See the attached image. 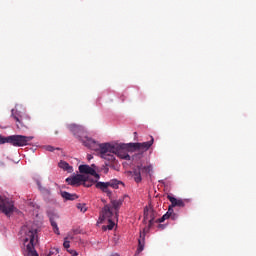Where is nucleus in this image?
<instances>
[{"label":"nucleus","instance_id":"f257e3e1","mask_svg":"<svg viewBox=\"0 0 256 256\" xmlns=\"http://www.w3.org/2000/svg\"><path fill=\"white\" fill-rule=\"evenodd\" d=\"M84 146L87 147L88 149H91L92 151H98L100 153L101 159H105L110 162L116 161V157H114V155L123 160L130 161L131 157L128 153L135 152V150L128 148L123 144H99L95 140L89 138H87V140L84 141Z\"/></svg>","mask_w":256,"mask_h":256},{"label":"nucleus","instance_id":"f03ea898","mask_svg":"<svg viewBox=\"0 0 256 256\" xmlns=\"http://www.w3.org/2000/svg\"><path fill=\"white\" fill-rule=\"evenodd\" d=\"M22 232L25 233L24 244L27 247V252L30 256H39L38 252L34 249L36 243L37 230L35 228H29L28 226L22 227Z\"/></svg>","mask_w":256,"mask_h":256},{"label":"nucleus","instance_id":"7ed1b4c3","mask_svg":"<svg viewBox=\"0 0 256 256\" xmlns=\"http://www.w3.org/2000/svg\"><path fill=\"white\" fill-rule=\"evenodd\" d=\"M119 185L124 186V183L117 179H112L109 180L108 182H96L95 187L101 192L107 194V197H111L112 191H110L109 188L117 190L119 189Z\"/></svg>","mask_w":256,"mask_h":256},{"label":"nucleus","instance_id":"20e7f679","mask_svg":"<svg viewBox=\"0 0 256 256\" xmlns=\"http://www.w3.org/2000/svg\"><path fill=\"white\" fill-rule=\"evenodd\" d=\"M154 142H155V139L151 137V140L144 143H127V144L121 143L120 145H123V147H127L133 151L145 153L151 148V146H153Z\"/></svg>","mask_w":256,"mask_h":256},{"label":"nucleus","instance_id":"39448f33","mask_svg":"<svg viewBox=\"0 0 256 256\" xmlns=\"http://www.w3.org/2000/svg\"><path fill=\"white\" fill-rule=\"evenodd\" d=\"M32 139H34L33 136L11 135L8 144L14 147H24L28 146Z\"/></svg>","mask_w":256,"mask_h":256},{"label":"nucleus","instance_id":"423d86ee","mask_svg":"<svg viewBox=\"0 0 256 256\" xmlns=\"http://www.w3.org/2000/svg\"><path fill=\"white\" fill-rule=\"evenodd\" d=\"M0 212L4 213L7 217L13 214L15 212L13 201L5 196H0Z\"/></svg>","mask_w":256,"mask_h":256},{"label":"nucleus","instance_id":"0eeeda50","mask_svg":"<svg viewBox=\"0 0 256 256\" xmlns=\"http://www.w3.org/2000/svg\"><path fill=\"white\" fill-rule=\"evenodd\" d=\"M69 132L73 133V135L80 139L82 143L87 141V139H92L90 137L85 136L87 133L85 131V128L83 126L77 125V124H69L68 125Z\"/></svg>","mask_w":256,"mask_h":256},{"label":"nucleus","instance_id":"6e6552de","mask_svg":"<svg viewBox=\"0 0 256 256\" xmlns=\"http://www.w3.org/2000/svg\"><path fill=\"white\" fill-rule=\"evenodd\" d=\"M11 117L16 121V128L18 130L29 129L31 126V117L28 115L16 116L15 113H13L11 114Z\"/></svg>","mask_w":256,"mask_h":256},{"label":"nucleus","instance_id":"1a4fd4ad","mask_svg":"<svg viewBox=\"0 0 256 256\" xmlns=\"http://www.w3.org/2000/svg\"><path fill=\"white\" fill-rule=\"evenodd\" d=\"M153 171L152 166H137V168L133 169V180L136 183H140L142 181V177L140 176V173H146L149 174Z\"/></svg>","mask_w":256,"mask_h":256},{"label":"nucleus","instance_id":"9d476101","mask_svg":"<svg viewBox=\"0 0 256 256\" xmlns=\"http://www.w3.org/2000/svg\"><path fill=\"white\" fill-rule=\"evenodd\" d=\"M117 212L118 210H116V212L114 213L109 205H105V207H103V210L101 211V217L103 218V220L108 219L109 221L117 219Z\"/></svg>","mask_w":256,"mask_h":256},{"label":"nucleus","instance_id":"9b49d317","mask_svg":"<svg viewBox=\"0 0 256 256\" xmlns=\"http://www.w3.org/2000/svg\"><path fill=\"white\" fill-rule=\"evenodd\" d=\"M156 213L152 208H144V222L149 223V227L155 224Z\"/></svg>","mask_w":256,"mask_h":256},{"label":"nucleus","instance_id":"f8f14e48","mask_svg":"<svg viewBox=\"0 0 256 256\" xmlns=\"http://www.w3.org/2000/svg\"><path fill=\"white\" fill-rule=\"evenodd\" d=\"M87 181V177L85 175H75L73 177L66 178V183L71 186H79L81 183Z\"/></svg>","mask_w":256,"mask_h":256},{"label":"nucleus","instance_id":"ddd939ff","mask_svg":"<svg viewBox=\"0 0 256 256\" xmlns=\"http://www.w3.org/2000/svg\"><path fill=\"white\" fill-rule=\"evenodd\" d=\"M78 171L85 175L94 176L96 179H100V175L89 165H80L78 166Z\"/></svg>","mask_w":256,"mask_h":256},{"label":"nucleus","instance_id":"4468645a","mask_svg":"<svg viewBox=\"0 0 256 256\" xmlns=\"http://www.w3.org/2000/svg\"><path fill=\"white\" fill-rule=\"evenodd\" d=\"M167 199H169L170 201L169 209H172L174 207H179V208L185 207V200L183 199H176V197H173L171 195H168Z\"/></svg>","mask_w":256,"mask_h":256},{"label":"nucleus","instance_id":"2eb2a0df","mask_svg":"<svg viewBox=\"0 0 256 256\" xmlns=\"http://www.w3.org/2000/svg\"><path fill=\"white\" fill-rule=\"evenodd\" d=\"M145 237L146 234H144V232H140V238H138V248L137 252H135V256H138L142 251H144Z\"/></svg>","mask_w":256,"mask_h":256},{"label":"nucleus","instance_id":"dca6fc26","mask_svg":"<svg viewBox=\"0 0 256 256\" xmlns=\"http://www.w3.org/2000/svg\"><path fill=\"white\" fill-rule=\"evenodd\" d=\"M60 197L64 198L66 201H75L78 199L77 194H69V192L66 191L60 192Z\"/></svg>","mask_w":256,"mask_h":256},{"label":"nucleus","instance_id":"f3484780","mask_svg":"<svg viewBox=\"0 0 256 256\" xmlns=\"http://www.w3.org/2000/svg\"><path fill=\"white\" fill-rule=\"evenodd\" d=\"M59 168L68 172V173L73 172V167L69 166L68 162H66V161H60L59 162Z\"/></svg>","mask_w":256,"mask_h":256},{"label":"nucleus","instance_id":"a211bd4d","mask_svg":"<svg viewBox=\"0 0 256 256\" xmlns=\"http://www.w3.org/2000/svg\"><path fill=\"white\" fill-rule=\"evenodd\" d=\"M173 212H174V210L170 208L169 211H167V213H165V215L162 216V218H160L154 222L163 223L165 220H168L171 218Z\"/></svg>","mask_w":256,"mask_h":256},{"label":"nucleus","instance_id":"6ab92c4d","mask_svg":"<svg viewBox=\"0 0 256 256\" xmlns=\"http://www.w3.org/2000/svg\"><path fill=\"white\" fill-rule=\"evenodd\" d=\"M50 224L52 225L53 233L59 235V227L57 226V223L54 220V216H50Z\"/></svg>","mask_w":256,"mask_h":256},{"label":"nucleus","instance_id":"aec40b11","mask_svg":"<svg viewBox=\"0 0 256 256\" xmlns=\"http://www.w3.org/2000/svg\"><path fill=\"white\" fill-rule=\"evenodd\" d=\"M112 207H110L111 209L113 208L116 211H119V208H121V206L123 205V201L122 200H112Z\"/></svg>","mask_w":256,"mask_h":256},{"label":"nucleus","instance_id":"412c9836","mask_svg":"<svg viewBox=\"0 0 256 256\" xmlns=\"http://www.w3.org/2000/svg\"><path fill=\"white\" fill-rule=\"evenodd\" d=\"M38 189H39V191H41V194H43L45 196H50V188L43 187V186H41L40 183H38Z\"/></svg>","mask_w":256,"mask_h":256},{"label":"nucleus","instance_id":"4be33fe9","mask_svg":"<svg viewBox=\"0 0 256 256\" xmlns=\"http://www.w3.org/2000/svg\"><path fill=\"white\" fill-rule=\"evenodd\" d=\"M59 254V249L58 248H51L50 251L48 252V254H46V256H54Z\"/></svg>","mask_w":256,"mask_h":256},{"label":"nucleus","instance_id":"5701e85b","mask_svg":"<svg viewBox=\"0 0 256 256\" xmlns=\"http://www.w3.org/2000/svg\"><path fill=\"white\" fill-rule=\"evenodd\" d=\"M9 142H10L9 136L4 137V136L0 135V145H4V144L9 143Z\"/></svg>","mask_w":256,"mask_h":256},{"label":"nucleus","instance_id":"b1692460","mask_svg":"<svg viewBox=\"0 0 256 256\" xmlns=\"http://www.w3.org/2000/svg\"><path fill=\"white\" fill-rule=\"evenodd\" d=\"M45 150L46 151H48V152H54L55 150H57V151H59L60 150V148H55V147H53V146H45Z\"/></svg>","mask_w":256,"mask_h":256},{"label":"nucleus","instance_id":"393cba45","mask_svg":"<svg viewBox=\"0 0 256 256\" xmlns=\"http://www.w3.org/2000/svg\"><path fill=\"white\" fill-rule=\"evenodd\" d=\"M114 226H115L114 221L108 220L107 229H108V230H112V229H114Z\"/></svg>","mask_w":256,"mask_h":256},{"label":"nucleus","instance_id":"a878e982","mask_svg":"<svg viewBox=\"0 0 256 256\" xmlns=\"http://www.w3.org/2000/svg\"><path fill=\"white\" fill-rule=\"evenodd\" d=\"M68 253H69V255H71V256H78V253H77L76 250H71V249H69V250H68Z\"/></svg>","mask_w":256,"mask_h":256},{"label":"nucleus","instance_id":"bb28decb","mask_svg":"<svg viewBox=\"0 0 256 256\" xmlns=\"http://www.w3.org/2000/svg\"><path fill=\"white\" fill-rule=\"evenodd\" d=\"M76 208H78V209H79L80 211H82V212H85V211H86L85 207H84L82 204L76 205Z\"/></svg>","mask_w":256,"mask_h":256},{"label":"nucleus","instance_id":"cd10ccee","mask_svg":"<svg viewBox=\"0 0 256 256\" xmlns=\"http://www.w3.org/2000/svg\"><path fill=\"white\" fill-rule=\"evenodd\" d=\"M84 186L87 187V188H90L91 186H93V183L85 181Z\"/></svg>","mask_w":256,"mask_h":256},{"label":"nucleus","instance_id":"c85d7f7f","mask_svg":"<svg viewBox=\"0 0 256 256\" xmlns=\"http://www.w3.org/2000/svg\"><path fill=\"white\" fill-rule=\"evenodd\" d=\"M62 246L66 249L69 248V241H64V243L62 244Z\"/></svg>","mask_w":256,"mask_h":256},{"label":"nucleus","instance_id":"c756f323","mask_svg":"<svg viewBox=\"0 0 256 256\" xmlns=\"http://www.w3.org/2000/svg\"><path fill=\"white\" fill-rule=\"evenodd\" d=\"M87 159L91 160V159H93V157L91 155H89V156H87Z\"/></svg>","mask_w":256,"mask_h":256},{"label":"nucleus","instance_id":"7c9ffc66","mask_svg":"<svg viewBox=\"0 0 256 256\" xmlns=\"http://www.w3.org/2000/svg\"><path fill=\"white\" fill-rule=\"evenodd\" d=\"M158 228L163 229V225H162V224H159V225H158Z\"/></svg>","mask_w":256,"mask_h":256},{"label":"nucleus","instance_id":"2f4dec72","mask_svg":"<svg viewBox=\"0 0 256 256\" xmlns=\"http://www.w3.org/2000/svg\"><path fill=\"white\" fill-rule=\"evenodd\" d=\"M110 256H119V254H117V253H114V254H112V255H110Z\"/></svg>","mask_w":256,"mask_h":256},{"label":"nucleus","instance_id":"473e14b6","mask_svg":"<svg viewBox=\"0 0 256 256\" xmlns=\"http://www.w3.org/2000/svg\"><path fill=\"white\" fill-rule=\"evenodd\" d=\"M109 171V169H107L106 171H105V173H107Z\"/></svg>","mask_w":256,"mask_h":256}]
</instances>
